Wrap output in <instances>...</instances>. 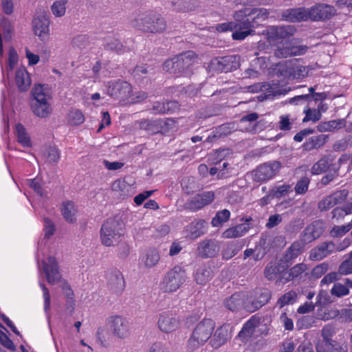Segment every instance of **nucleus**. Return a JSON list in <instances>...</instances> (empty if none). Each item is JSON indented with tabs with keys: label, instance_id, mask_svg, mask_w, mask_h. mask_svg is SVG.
I'll return each instance as SVG.
<instances>
[{
	"label": "nucleus",
	"instance_id": "f257e3e1",
	"mask_svg": "<svg viewBox=\"0 0 352 352\" xmlns=\"http://www.w3.org/2000/svg\"><path fill=\"white\" fill-rule=\"evenodd\" d=\"M270 15V12L266 8H245L235 11L233 18L236 20L242 19L241 25V32H236L234 38L236 41H243L250 35L255 34V29L258 28L261 23L266 21Z\"/></svg>",
	"mask_w": 352,
	"mask_h": 352
},
{
	"label": "nucleus",
	"instance_id": "f03ea898",
	"mask_svg": "<svg viewBox=\"0 0 352 352\" xmlns=\"http://www.w3.org/2000/svg\"><path fill=\"white\" fill-rule=\"evenodd\" d=\"M131 25L143 32L160 33L166 28L164 18L153 10L138 11L133 14Z\"/></svg>",
	"mask_w": 352,
	"mask_h": 352
},
{
	"label": "nucleus",
	"instance_id": "7ed1b4c3",
	"mask_svg": "<svg viewBox=\"0 0 352 352\" xmlns=\"http://www.w3.org/2000/svg\"><path fill=\"white\" fill-rule=\"evenodd\" d=\"M215 322L208 318H204L193 328L192 333L186 342V351L195 352L203 346L212 335L215 329Z\"/></svg>",
	"mask_w": 352,
	"mask_h": 352
},
{
	"label": "nucleus",
	"instance_id": "20e7f679",
	"mask_svg": "<svg viewBox=\"0 0 352 352\" xmlns=\"http://www.w3.org/2000/svg\"><path fill=\"white\" fill-rule=\"evenodd\" d=\"M309 71V67L298 58L285 60L276 65L277 74L289 80H302L308 76Z\"/></svg>",
	"mask_w": 352,
	"mask_h": 352
},
{
	"label": "nucleus",
	"instance_id": "39448f33",
	"mask_svg": "<svg viewBox=\"0 0 352 352\" xmlns=\"http://www.w3.org/2000/svg\"><path fill=\"white\" fill-rule=\"evenodd\" d=\"M186 278V270L176 265L166 273L160 283V289L164 293L175 292L185 283Z\"/></svg>",
	"mask_w": 352,
	"mask_h": 352
},
{
	"label": "nucleus",
	"instance_id": "423d86ee",
	"mask_svg": "<svg viewBox=\"0 0 352 352\" xmlns=\"http://www.w3.org/2000/svg\"><path fill=\"white\" fill-rule=\"evenodd\" d=\"M124 235V223L115 218L108 219L100 229L101 241L105 246L110 247L113 242Z\"/></svg>",
	"mask_w": 352,
	"mask_h": 352
},
{
	"label": "nucleus",
	"instance_id": "0eeeda50",
	"mask_svg": "<svg viewBox=\"0 0 352 352\" xmlns=\"http://www.w3.org/2000/svg\"><path fill=\"white\" fill-rule=\"evenodd\" d=\"M272 298V292L267 288H256L245 294V311L253 313L265 305L267 304Z\"/></svg>",
	"mask_w": 352,
	"mask_h": 352
},
{
	"label": "nucleus",
	"instance_id": "6e6552de",
	"mask_svg": "<svg viewBox=\"0 0 352 352\" xmlns=\"http://www.w3.org/2000/svg\"><path fill=\"white\" fill-rule=\"evenodd\" d=\"M296 31V28L292 25H272L267 28L265 36L270 44L276 45L289 40Z\"/></svg>",
	"mask_w": 352,
	"mask_h": 352
},
{
	"label": "nucleus",
	"instance_id": "1a4fd4ad",
	"mask_svg": "<svg viewBox=\"0 0 352 352\" xmlns=\"http://www.w3.org/2000/svg\"><path fill=\"white\" fill-rule=\"evenodd\" d=\"M107 92L110 96L126 104L132 93V86L126 81H111L109 82Z\"/></svg>",
	"mask_w": 352,
	"mask_h": 352
},
{
	"label": "nucleus",
	"instance_id": "9d476101",
	"mask_svg": "<svg viewBox=\"0 0 352 352\" xmlns=\"http://www.w3.org/2000/svg\"><path fill=\"white\" fill-rule=\"evenodd\" d=\"M181 325L179 316L173 311L168 310L160 314L157 326L160 330L166 333L176 331Z\"/></svg>",
	"mask_w": 352,
	"mask_h": 352
},
{
	"label": "nucleus",
	"instance_id": "9b49d317",
	"mask_svg": "<svg viewBox=\"0 0 352 352\" xmlns=\"http://www.w3.org/2000/svg\"><path fill=\"white\" fill-rule=\"evenodd\" d=\"M177 76H188L192 73V67L197 63L198 56L193 51L184 52L175 57Z\"/></svg>",
	"mask_w": 352,
	"mask_h": 352
},
{
	"label": "nucleus",
	"instance_id": "f8f14e48",
	"mask_svg": "<svg viewBox=\"0 0 352 352\" xmlns=\"http://www.w3.org/2000/svg\"><path fill=\"white\" fill-rule=\"evenodd\" d=\"M280 167V163L277 161L264 163L252 171L253 179L258 182L270 180L277 174Z\"/></svg>",
	"mask_w": 352,
	"mask_h": 352
},
{
	"label": "nucleus",
	"instance_id": "ddd939ff",
	"mask_svg": "<svg viewBox=\"0 0 352 352\" xmlns=\"http://www.w3.org/2000/svg\"><path fill=\"white\" fill-rule=\"evenodd\" d=\"M309 19L312 21H320L329 19L334 16L336 9L331 5L318 3L308 8Z\"/></svg>",
	"mask_w": 352,
	"mask_h": 352
},
{
	"label": "nucleus",
	"instance_id": "4468645a",
	"mask_svg": "<svg viewBox=\"0 0 352 352\" xmlns=\"http://www.w3.org/2000/svg\"><path fill=\"white\" fill-rule=\"evenodd\" d=\"M322 220H316L308 224L300 234V239L307 245L319 239L324 231Z\"/></svg>",
	"mask_w": 352,
	"mask_h": 352
},
{
	"label": "nucleus",
	"instance_id": "2eb2a0df",
	"mask_svg": "<svg viewBox=\"0 0 352 352\" xmlns=\"http://www.w3.org/2000/svg\"><path fill=\"white\" fill-rule=\"evenodd\" d=\"M240 59L239 55L218 57L212 60L211 65L217 71L228 72L236 69L240 66Z\"/></svg>",
	"mask_w": 352,
	"mask_h": 352
},
{
	"label": "nucleus",
	"instance_id": "dca6fc26",
	"mask_svg": "<svg viewBox=\"0 0 352 352\" xmlns=\"http://www.w3.org/2000/svg\"><path fill=\"white\" fill-rule=\"evenodd\" d=\"M42 266L47 281L50 284L54 285L60 280L61 274L55 257L48 256L46 260L42 261Z\"/></svg>",
	"mask_w": 352,
	"mask_h": 352
},
{
	"label": "nucleus",
	"instance_id": "f3484780",
	"mask_svg": "<svg viewBox=\"0 0 352 352\" xmlns=\"http://www.w3.org/2000/svg\"><path fill=\"white\" fill-rule=\"evenodd\" d=\"M261 318L255 314L252 316L243 325L242 329L239 332L237 338L243 343L250 341L261 323Z\"/></svg>",
	"mask_w": 352,
	"mask_h": 352
},
{
	"label": "nucleus",
	"instance_id": "a211bd4d",
	"mask_svg": "<svg viewBox=\"0 0 352 352\" xmlns=\"http://www.w3.org/2000/svg\"><path fill=\"white\" fill-rule=\"evenodd\" d=\"M308 50L309 47L305 45H294L287 43L285 45L278 46L274 52V55L279 58L298 56L305 54Z\"/></svg>",
	"mask_w": 352,
	"mask_h": 352
},
{
	"label": "nucleus",
	"instance_id": "6ab92c4d",
	"mask_svg": "<svg viewBox=\"0 0 352 352\" xmlns=\"http://www.w3.org/2000/svg\"><path fill=\"white\" fill-rule=\"evenodd\" d=\"M307 265L304 263L296 264L288 271L285 272L280 280L283 283H286L289 281L300 283L302 279L307 276Z\"/></svg>",
	"mask_w": 352,
	"mask_h": 352
},
{
	"label": "nucleus",
	"instance_id": "aec40b11",
	"mask_svg": "<svg viewBox=\"0 0 352 352\" xmlns=\"http://www.w3.org/2000/svg\"><path fill=\"white\" fill-rule=\"evenodd\" d=\"M219 244L215 239H205L199 243L197 254L202 258H214L219 252Z\"/></svg>",
	"mask_w": 352,
	"mask_h": 352
},
{
	"label": "nucleus",
	"instance_id": "412c9836",
	"mask_svg": "<svg viewBox=\"0 0 352 352\" xmlns=\"http://www.w3.org/2000/svg\"><path fill=\"white\" fill-rule=\"evenodd\" d=\"M110 327L113 334L120 338H124L129 335V322L120 316H113L109 318Z\"/></svg>",
	"mask_w": 352,
	"mask_h": 352
},
{
	"label": "nucleus",
	"instance_id": "4be33fe9",
	"mask_svg": "<svg viewBox=\"0 0 352 352\" xmlns=\"http://www.w3.org/2000/svg\"><path fill=\"white\" fill-rule=\"evenodd\" d=\"M282 19L290 23H298L309 21L308 8L299 7L290 8L282 13Z\"/></svg>",
	"mask_w": 352,
	"mask_h": 352
},
{
	"label": "nucleus",
	"instance_id": "5701e85b",
	"mask_svg": "<svg viewBox=\"0 0 352 352\" xmlns=\"http://www.w3.org/2000/svg\"><path fill=\"white\" fill-rule=\"evenodd\" d=\"M223 305L232 312H237L241 309L245 311V294L243 292H235L224 300Z\"/></svg>",
	"mask_w": 352,
	"mask_h": 352
},
{
	"label": "nucleus",
	"instance_id": "b1692460",
	"mask_svg": "<svg viewBox=\"0 0 352 352\" xmlns=\"http://www.w3.org/2000/svg\"><path fill=\"white\" fill-rule=\"evenodd\" d=\"M230 337L228 324H223L214 330L209 343L212 348L218 349L225 344Z\"/></svg>",
	"mask_w": 352,
	"mask_h": 352
},
{
	"label": "nucleus",
	"instance_id": "393cba45",
	"mask_svg": "<svg viewBox=\"0 0 352 352\" xmlns=\"http://www.w3.org/2000/svg\"><path fill=\"white\" fill-rule=\"evenodd\" d=\"M175 121L172 118H168L164 121L162 120H144L140 122V128L145 129L146 131H151L152 132H155L154 130V127L160 125L162 132L166 133L168 132L170 129H173L175 128Z\"/></svg>",
	"mask_w": 352,
	"mask_h": 352
},
{
	"label": "nucleus",
	"instance_id": "a878e982",
	"mask_svg": "<svg viewBox=\"0 0 352 352\" xmlns=\"http://www.w3.org/2000/svg\"><path fill=\"white\" fill-rule=\"evenodd\" d=\"M289 266V265L283 258L278 261H271L265 269V277L270 280H274L278 275L284 272Z\"/></svg>",
	"mask_w": 352,
	"mask_h": 352
},
{
	"label": "nucleus",
	"instance_id": "bb28decb",
	"mask_svg": "<svg viewBox=\"0 0 352 352\" xmlns=\"http://www.w3.org/2000/svg\"><path fill=\"white\" fill-rule=\"evenodd\" d=\"M335 245L331 241H325L318 245L309 252V258L312 261H319L333 252Z\"/></svg>",
	"mask_w": 352,
	"mask_h": 352
},
{
	"label": "nucleus",
	"instance_id": "cd10ccee",
	"mask_svg": "<svg viewBox=\"0 0 352 352\" xmlns=\"http://www.w3.org/2000/svg\"><path fill=\"white\" fill-rule=\"evenodd\" d=\"M32 23L35 34L42 41L47 39L50 35L48 18L45 15L41 17H35Z\"/></svg>",
	"mask_w": 352,
	"mask_h": 352
},
{
	"label": "nucleus",
	"instance_id": "c85d7f7f",
	"mask_svg": "<svg viewBox=\"0 0 352 352\" xmlns=\"http://www.w3.org/2000/svg\"><path fill=\"white\" fill-rule=\"evenodd\" d=\"M188 236L196 239L207 232V222L204 219H195L186 227Z\"/></svg>",
	"mask_w": 352,
	"mask_h": 352
},
{
	"label": "nucleus",
	"instance_id": "c756f323",
	"mask_svg": "<svg viewBox=\"0 0 352 352\" xmlns=\"http://www.w3.org/2000/svg\"><path fill=\"white\" fill-rule=\"evenodd\" d=\"M305 246L306 245L300 239L295 241L287 249L283 258L290 265L293 260L301 254Z\"/></svg>",
	"mask_w": 352,
	"mask_h": 352
},
{
	"label": "nucleus",
	"instance_id": "7c9ffc66",
	"mask_svg": "<svg viewBox=\"0 0 352 352\" xmlns=\"http://www.w3.org/2000/svg\"><path fill=\"white\" fill-rule=\"evenodd\" d=\"M15 82L18 89L21 91H27L31 85L30 74L25 67H20L15 73Z\"/></svg>",
	"mask_w": 352,
	"mask_h": 352
},
{
	"label": "nucleus",
	"instance_id": "2f4dec72",
	"mask_svg": "<svg viewBox=\"0 0 352 352\" xmlns=\"http://www.w3.org/2000/svg\"><path fill=\"white\" fill-rule=\"evenodd\" d=\"M177 101L157 102L153 104V113L155 114L172 113L179 109Z\"/></svg>",
	"mask_w": 352,
	"mask_h": 352
},
{
	"label": "nucleus",
	"instance_id": "473e14b6",
	"mask_svg": "<svg viewBox=\"0 0 352 352\" xmlns=\"http://www.w3.org/2000/svg\"><path fill=\"white\" fill-rule=\"evenodd\" d=\"M250 229V224L241 223L226 229L222 233V238L232 239L238 238L245 234Z\"/></svg>",
	"mask_w": 352,
	"mask_h": 352
},
{
	"label": "nucleus",
	"instance_id": "72a5a7b5",
	"mask_svg": "<svg viewBox=\"0 0 352 352\" xmlns=\"http://www.w3.org/2000/svg\"><path fill=\"white\" fill-rule=\"evenodd\" d=\"M35 102L49 101L51 98L50 89L47 85H36L32 90Z\"/></svg>",
	"mask_w": 352,
	"mask_h": 352
},
{
	"label": "nucleus",
	"instance_id": "f704fd0d",
	"mask_svg": "<svg viewBox=\"0 0 352 352\" xmlns=\"http://www.w3.org/2000/svg\"><path fill=\"white\" fill-rule=\"evenodd\" d=\"M12 26L8 19L2 17L0 20V57L3 55L2 38L8 40L11 38Z\"/></svg>",
	"mask_w": 352,
	"mask_h": 352
},
{
	"label": "nucleus",
	"instance_id": "c9c22d12",
	"mask_svg": "<svg viewBox=\"0 0 352 352\" xmlns=\"http://www.w3.org/2000/svg\"><path fill=\"white\" fill-rule=\"evenodd\" d=\"M234 19V21L225 22L220 24H217L216 26V30L219 32H224L228 31H232V38L235 40L234 38V34L236 32H241V23L242 22V19L236 20L235 18Z\"/></svg>",
	"mask_w": 352,
	"mask_h": 352
},
{
	"label": "nucleus",
	"instance_id": "e433bc0d",
	"mask_svg": "<svg viewBox=\"0 0 352 352\" xmlns=\"http://www.w3.org/2000/svg\"><path fill=\"white\" fill-rule=\"evenodd\" d=\"M111 289L116 293H122L125 288V281L122 273L118 270L112 272L110 278Z\"/></svg>",
	"mask_w": 352,
	"mask_h": 352
},
{
	"label": "nucleus",
	"instance_id": "4c0bfd02",
	"mask_svg": "<svg viewBox=\"0 0 352 352\" xmlns=\"http://www.w3.org/2000/svg\"><path fill=\"white\" fill-rule=\"evenodd\" d=\"M344 126V120H333L329 121L321 122L317 126V129L319 132L333 131L335 130L340 129L343 128Z\"/></svg>",
	"mask_w": 352,
	"mask_h": 352
},
{
	"label": "nucleus",
	"instance_id": "58836bf2",
	"mask_svg": "<svg viewBox=\"0 0 352 352\" xmlns=\"http://www.w3.org/2000/svg\"><path fill=\"white\" fill-rule=\"evenodd\" d=\"M327 136L324 135H318L309 138L302 144V147L306 151H311L322 146L327 142Z\"/></svg>",
	"mask_w": 352,
	"mask_h": 352
},
{
	"label": "nucleus",
	"instance_id": "ea45409f",
	"mask_svg": "<svg viewBox=\"0 0 352 352\" xmlns=\"http://www.w3.org/2000/svg\"><path fill=\"white\" fill-rule=\"evenodd\" d=\"M32 109L36 116L41 118L47 117L52 111L49 101L34 102L32 104Z\"/></svg>",
	"mask_w": 352,
	"mask_h": 352
},
{
	"label": "nucleus",
	"instance_id": "a19ab883",
	"mask_svg": "<svg viewBox=\"0 0 352 352\" xmlns=\"http://www.w3.org/2000/svg\"><path fill=\"white\" fill-rule=\"evenodd\" d=\"M25 184L34 190L37 195L41 197L45 195V183L41 177H36L34 179H27Z\"/></svg>",
	"mask_w": 352,
	"mask_h": 352
},
{
	"label": "nucleus",
	"instance_id": "79ce46f5",
	"mask_svg": "<svg viewBox=\"0 0 352 352\" xmlns=\"http://www.w3.org/2000/svg\"><path fill=\"white\" fill-rule=\"evenodd\" d=\"M160 258V256L158 250L155 248H150L146 250L142 260L146 267H152L157 265Z\"/></svg>",
	"mask_w": 352,
	"mask_h": 352
},
{
	"label": "nucleus",
	"instance_id": "37998d69",
	"mask_svg": "<svg viewBox=\"0 0 352 352\" xmlns=\"http://www.w3.org/2000/svg\"><path fill=\"white\" fill-rule=\"evenodd\" d=\"M243 244L241 242H229L222 251L223 258L228 260L234 256L242 249Z\"/></svg>",
	"mask_w": 352,
	"mask_h": 352
},
{
	"label": "nucleus",
	"instance_id": "c03bdc74",
	"mask_svg": "<svg viewBox=\"0 0 352 352\" xmlns=\"http://www.w3.org/2000/svg\"><path fill=\"white\" fill-rule=\"evenodd\" d=\"M61 212L65 219L69 223H73L76 221V209L72 201H67L63 203Z\"/></svg>",
	"mask_w": 352,
	"mask_h": 352
},
{
	"label": "nucleus",
	"instance_id": "a18cd8bd",
	"mask_svg": "<svg viewBox=\"0 0 352 352\" xmlns=\"http://www.w3.org/2000/svg\"><path fill=\"white\" fill-rule=\"evenodd\" d=\"M67 121L72 126H78L84 122L85 116L80 110L72 109L67 113Z\"/></svg>",
	"mask_w": 352,
	"mask_h": 352
},
{
	"label": "nucleus",
	"instance_id": "49530a36",
	"mask_svg": "<svg viewBox=\"0 0 352 352\" xmlns=\"http://www.w3.org/2000/svg\"><path fill=\"white\" fill-rule=\"evenodd\" d=\"M213 199H188L184 203V208L190 212H196L210 204Z\"/></svg>",
	"mask_w": 352,
	"mask_h": 352
},
{
	"label": "nucleus",
	"instance_id": "de8ad7c7",
	"mask_svg": "<svg viewBox=\"0 0 352 352\" xmlns=\"http://www.w3.org/2000/svg\"><path fill=\"white\" fill-rule=\"evenodd\" d=\"M16 134L18 142L25 147L31 146V140L27 133L25 129L21 124H17L15 126Z\"/></svg>",
	"mask_w": 352,
	"mask_h": 352
},
{
	"label": "nucleus",
	"instance_id": "09e8293b",
	"mask_svg": "<svg viewBox=\"0 0 352 352\" xmlns=\"http://www.w3.org/2000/svg\"><path fill=\"white\" fill-rule=\"evenodd\" d=\"M291 191H292V188L289 184L277 185L270 190L268 197L271 198H281L286 196Z\"/></svg>",
	"mask_w": 352,
	"mask_h": 352
},
{
	"label": "nucleus",
	"instance_id": "8fccbe9b",
	"mask_svg": "<svg viewBox=\"0 0 352 352\" xmlns=\"http://www.w3.org/2000/svg\"><path fill=\"white\" fill-rule=\"evenodd\" d=\"M212 277V272L208 268H199L195 275V280L199 285H206Z\"/></svg>",
	"mask_w": 352,
	"mask_h": 352
},
{
	"label": "nucleus",
	"instance_id": "3c124183",
	"mask_svg": "<svg viewBox=\"0 0 352 352\" xmlns=\"http://www.w3.org/2000/svg\"><path fill=\"white\" fill-rule=\"evenodd\" d=\"M298 298L297 293L294 290H290L282 295L277 301L279 308H283L287 305L294 304L296 302Z\"/></svg>",
	"mask_w": 352,
	"mask_h": 352
},
{
	"label": "nucleus",
	"instance_id": "603ef678",
	"mask_svg": "<svg viewBox=\"0 0 352 352\" xmlns=\"http://www.w3.org/2000/svg\"><path fill=\"white\" fill-rule=\"evenodd\" d=\"M230 217V212L227 209L218 211L215 216L212 219L211 224L213 227L221 226L227 222Z\"/></svg>",
	"mask_w": 352,
	"mask_h": 352
},
{
	"label": "nucleus",
	"instance_id": "864d4df0",
	"mask_svg": "<svg viewBox=\"0 0 352 352\" xmlns=\"http://www.w3.org/2000/svg\"><path fill=\"white\" fill-rule=\"evenodd\" d=\"M335 333L333 327L331 325H326L322 329V341L318 343L317 345H328L330 344H334L337 342L332 339Z\"/></svg>",
	"mask_w": 352,
	"mask_h": 352
},
{
	"label": "nucleus",
	"instance_id": "5fc2aeb1",
	"mask_svg": "<svg viewBox=\"0 0 352 352\" xmlns=\"http://www.w3.org/2000/svg\"><path fill=\"white\" fill-rule=\"evenodd\" d=\"M317 352H348L347 346L338 342L328 345H317Z\"/></svg>",
	"mask_w": 352,
	"mask_h": 352
},
{
	"label": "nucleus",
	"instance_id": "6e6d98bb",
	"mask_svg": "<svg viewBox=\"0 0 352 352\" xmlns=\"http://www.w3.org/2000/svg\"><path fill=\"white\" fill-rule=\"evenodd\" d=\"M67 0H58L53 3L51 6L52 14L56 17H61L65 15L66 12V5Z\"/></svg>",
	"mask_w": 352,
	"mask_h": 352
},
{
	"label": "nucleus",
	"instance_id": "4d7b16f0",
	"mask_svg": "<svg viewBox=\"0 0 352 352\" xmlns=\"http://www.w3.org/2000/svg\"><path fill=\"white\" fill-rule=\"evenodd\" d=\"M330 293L333 296L342 298L349 294V289L346 285L340 283H336L331 289Z\"/></svg>",
	"mask_w": 352,
	"mask_h": 352
},
{
	"label": "nucleus",
	"instance_id": "13d9d810",
	"mask_svg": "<svg viewBox=\"0 0 352 352\" xmlns=\"http://www.w3.org/2000/svg\"><path fill=\"white\" fill-rule=\"evenodd\" d=\"M352 214V203L344 207H336L332 210L333 218L343 219L346 215Z\"/></svg>",
	"mask_w": 352,
	"mask_h": 352
},
{
	"label": "nucleus",
	"instance_id": "bf43d9fd",
	"mask_svg": "<svg viewBox=\"0 0 352 352\" xmlns=\"http://www.w3.org/2000/svg\"><path fill=\"white\" fill-rule=\"evenodd\" d=\"M303 113L305 114V118L302 119V122L312 121L314 122L318 121L321 118L320 112L316 109H311L306 107L304 109Z\"/></svg>",
	"mask_w": 352,
	"mask_h": 352
},
{
	"label": "nucleus",
	"instance_id": "052dcab7",
	"mask_svg": "<svg viewBox=\"0 0 352 352\" xmlns=\"http://www.w3.org/2000/svg\"><path fill=\"white\" fill-rule=\"evenodd\" d=\"M227 153L228 151L225 149L216 150L210 154L208 160L211 164L217 165L224 160Z\"/></svg>",
	"mask_w": 352,
	"mask_h": 352
},
{
	"label": "nucleus",
	"instance_id": "680f3d73",
	"mask_svg": "<svg viewBox=\"0 0 352 352\" xmlns=\"http://www.w3.org/2000/svg\"><path fill=\"white\" fill-rule=\"evenodd\" d=\"M329 265L327 263H322L314 267L311 272V276L314 279L322 277L328 270Z\"/></svg>",
	"mask_w": 352,
	"mask_h": 352
},
{
	"label": "nucleus",
	"instance_id": "e2e57ef3",
	"mask_svg": "<svg viewBox=\"0 0 352 352\" xmlns=\"http://www.w3.org/2000/svg\"><path fill=\"white\" fill-rule=\"evenodd\" d=\"M338 272L341 275L352 274V256L351 255L340 265Z\"/></svg>",
	"mask_w": 352,
	"mask_h": 352
},
{
	"label": "nucleus",
	"instance_id": "0e129e2a",
	"mask_svg": "<svg viewBox=\"0 0 352 352\" xmlns=\"http://www.w3.org/2000/svg\"><path fill=\"white\" fill-rule=\"evenodd\" d=\"M328 167L327 160L321 159L314 164L311 168V173L314 175H319L324 172Z\"/></svg>",
	"mask_w": 352,
	"mask_h": 352
},
{
	"label": "nucleus",
	"instance_id": "69168bd1",
	"mask_svg": "<svg viewBox=\"0 0 352 352\" xmlns=\"http://www.w3.org/2000/svg\"><path fill=\"white\" fill-rule=\"evenodd\" d=\"M350 230L346 225L334 226L330 230V235L333 238L342 237Z\"/></svg>",
	"mask_w": 352,
	"mask_h": 352
},
{
	"label": "nucleus",
	"instance_id": "338daca9",
	"mask_svg": "<svg viewBox=\"0 0 352 352\" xmlns=\"http://www.w3.org/2000/svg\"><path fill=\"white\" fill-rule=\"evenodd\" d=\"M147 98V94L144 91H138L135 94L133 92L131 94L130 98L127 100L126 104H135L141 102Z\"/></svg>",
	"mask_w": 352,
	"mask_h": 352
},
{
	"label": "nucleus",
	"instance_id": "774afa93",
	"mask_svg": "<svg viewBox=\"0 0 352 352\" xmlns=\"http://www.w3.org/2000/svg\"><path fill=\"white\" fill-rule=\"evenodd\" d=\"M337 316L342 322H349L352 321V309L345 308L337 311Z\"/></svg>",
	"mask_w": 352,
	"mask_h": 352
}]
</instances>
